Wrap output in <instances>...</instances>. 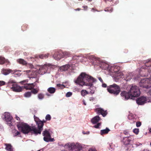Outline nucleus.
<instances>
[{
  "mask_svg": "<svg viewBox=\"0 0 151 151\" xmlns=\"http://www.w3.org/2000/svg\"><path fill=\"white\" fill-rule=\"evenodd\" d=\"M101 123H98L96 125L93 126V127L96 128H99V126L101 125Z\"/></svg>",
  "mask_w": 151,
  "mask_h": 151,
  "instance_id": "40",
  "label": "nucleus"
},
{
  "mask_svg": "<svg viewBox=\"0 0 151 151\" xmlns=\"http://www.w3.org/2000/svg\"><path fill=\"white\" fill-rule=\"evenodd\" d=\"M47 67V65L45 64L44 65L41 66L40 67L39 69V70L42 71V72H43L44 73H45V71H47L48 69Z\"/></svg>",
  "mask_w": 151,
  "mask_h": 151,
  "instance_id": "21",
  "label": "nucleus"
},
{
  "mask_svg": "<svg viewBox=\"0 0 151 151\" xmlns=\"http://www.w3.org/2000/svg\"><path fill=\"white\" fill-rule=\"evenodd\" d=\"M7 87H10L12 91L16 92H21L23 89V87L19 86L13 80H10L7 83Z\"/></svg>",
  "mask_w": 151,
  "mask_h": 151,
  "instance_id": "6",
  "label": "nucleus"
},
{
  "mask_svg": "<svg viewBox=\"0 0 151 151\" xmlns=\"http://www.w3.org/2000/svg\"><path fill=\"white\" fill-rule=\"evenodd\" d=\"M69 54L68 52H63V57H66L67 56H68L69 55Z\"/></svg>",
  "mask_w": 151,
  "mask_h": 151,
  "instance_id": "39",
  "label": "nucleus"
},
{
  "mask_svg": "<svg viewBox=\"0 0 151 151\" xmlns=\"http://www.w3.org/2000/svg\"><path fill=\"white\" fill-rule=\"evenodd\" d=\"M38 127V129H37L36 128L35 126H33V132H31V134H35L37 135L38 134H41V131L43 130V127L44 126V124L42 121H40L36 123Z\"/></svg>",
  "mask_w": 151,
  "mask_h": 151,
  "instance_id": "7",
  "label": "nucleus"
},
{
  "mask_svg": "<svg viewBox=\"0 0 151 151\" xmlns=\"http://www.w3.org/2000/svg\"><path fill=\"white\" fill-rule=\"evenodd\" d=\"M129 86L130 89L128 92L123 91V96L125 97L126 100L129 99H133L134 98L138 97L140 96V91L138 86L133 85Z\"/></svg>",
  "mask_w": 151,
  "mask_h": 151,
  "instance_id": "3",
  "label": "nucleus"
},
{
  "mask_svg": "<svg viewBox=\"0 0 151 151\" xmlns=\"http://www.w3.org/2000/svg\"><path fill=\"white\" fill-rule=\"evenodd\" d=\"M17 127L19 130L24 134H27L33 132V126L31 127L24 122H19L17 124Z\"/></svg>",
  "mask_w": 151,
  "mask_h": 151,
  "instance_id": "4",
  "label": "nucleus"
},
{
  "mask_svg": "<svg viewBox=\"0 0 151 151\" xmlns=\"http://www.w3.org/2000/svg\"><path fill=\"white\" fill-rule=\"evenodd\" d=\"M96 81V79L85 73H82L77 79L75 81V82L80 86L84 85L90 86V93L91 94L94 93L95 88L92 86L93 83Z\"/></svg>",
  "mask_w": 151,
  "mask_h": 151,
  "instance_id": "1",
  "label": "nucleus"
},
{
  "mask_svg": "<svg viewBox=\"0 0 151 151\" xmlns=\"http://www.w3.org/2000/svg\"><path fill=\"white\" fill-rule=\"evenodd\" d=\"M107 90L109 93L116 96L118 95L120 92L121 89L119 86L114 83L107 86Z\"/></svg>",
  "mask_w": 151,
  "mask_h": 151,
  "instance_id": "5",
  "label": "nucleus"
},
{
  "mask_svg": "<svg viewBox=\"0 0 151 151\" xmlns=\"http://www.w3.org/2000/svg\"><path fill=\"white\" fill-rule=\"evenodd\" d=\"M88 1L91 2L92 1V0H87Z\"/></svg>",
  "mask_w": 151,
  "mask_h": 151,
  "instance_id": "59",
  "label": "nucleus"
},
{
  "mask_svg": "<svg viewBox=\"0 0 151 151\" xmlns=\"http://www.w3.org/2000/svg\"><path fill=\"white\" fill-rule=\"evenodd\" d=\"M42 122H43V124H44V123H45L46 122V121L45 120H43Z\"/></svg>",
  "mask_w": 151,
  "mask_h": 151,
  "instance_id": "54",
  "label": "nucleus"
},
{
  "mask_svg": "<svg viewBox=\"0 0 151 151\" xmlns=\"http://www.w3.org/2000/svg\"><path fill=\"white\" fill-rule=\"evenodd\" d=\"M15 118H16V119L17 120H20V118L17 115L16 116Z\"/></svg>",
  "mask_w": 151,
  "mask_h": 151,
  "instance_id": "50",
  "label": "nucleus"
},
{
  "mask_svg": "<svg viewBox=\"0 0 151 151\" xmlns=\"http://www.w3.org/2000/svg\"><path fill=\"white\" fill-rule=\"evenodd\" d=\"M132 78V77L130 76V74L128 75V76H127L126 77V78H125L124 80H126V81H128L130 80V79Z\"/></svg>",
  "mask_w": 151,
  "mask_h": 151,
  "instance_id": "35",
  "label": "nucleus"
},
{
  "mask_svg": "<svg viewBox=\"0 0 151 151\" xmlns=\"http://www.w3.org/2000/svg\"><path fill=\"white\" fill-rule=\"evenodd\" d=\"M141 125V123L140 122H137L136 123V126L137 127H139Z\"/></svg>",
  "mask_w": 151,
  "mask_h": 151,
  "instance_id": "41",
  "label": "nucleus"
},
{
  "mask_svg": "<svg viewBox=\"0 0 151 151\" xmlns=\"http://www.w3.org/2000/svg\"><path fill=\"white\" fill-rule=\"evenodd\" d=\"M47 91L50 93H54L56 91V89L55 88L50 87L47 89Z\"/></svg>",
  "mask_w": 151,
  "mask_h": 151,
  "instance_id": "23",
  "label": "nucleus"
},
{
  "mask_svg": "<svg viewBox=\"0 0 151 151\" xmlns=\"http://www.w3.org/2000/svg\"><path fill=\"white\" fill-rule=\"evenodd\" d=\"M150 88L148 92V93L151 96V87H150Z\"/></svg>",
  "mask_w": 151,
  "mask_h": 151,
  "instance_id": "46",
  "label": "nucleus"
},
{
  "mask_svg": "<svg viewBox=\"0 0 151 151\" xmlns=\"http://www.w3.org/2000/svg\"><path fill=\"white\" fill-rule=\"evenodd\" d=\"M106 9L105 10V11H109V10L108 9L107 10H106Z\"/></svg>",
  "mask_w": 151,
  "mask_h": 151,
  "instance_id": "60",
  "label": "nucleus"
},
{
  "mask_svg": "<svg viewBox=\"0 0 151 151\" xmlns=\"http://www.w3.org/2000/svg\"><path fill=\"white\" fill-rule=\"evenodd\" d=\"M38 91L35 89H33L31 92H32L34 94H36L38 93Z\"/></svg>",
  "mask_w": 151,
  "mask_h": 151,
  "instance_id": "42",
  "label": "nucleus"
},
{
  "mask_svg": "<svg viewBox=\"0 0 151 151\" xmlns=\"http://www.w3.org/2000/svg\"><path fill=\"white\" fill-rule=\"evenodd\" d=\"M83 104L85 105H86V102H85L84 101H83Z\"/></svg>",
  "mask_w": 151,
  "mask_h": 151,
  "instance_id": "55",
  "label": "nucleus"
},
{
  "mask_svg": "<svg viewBox=\"0 0 151 151\" xmlns=\"http://www.w3.org/2000/svg\"><path fill=\"white\" fill-rule=\"evenodd\" d=\"M20 134V132H19L17 130H15V132L14 133V137L16 136L17 135H18L19 134Z\"/></svg>",
  "mask_w": 151,
  "mask_h": 151,
  "instance_id": "37",
  "label": "nucleus"
},
{
  "mask_svg": "<svg viewBox=\"0 0 151 151\" xmlns=\"http://www.w3.org/2000/svg\"><path fill=\"white\" fill-rule=\"evenodd\" d=\"M12 70L10 69H6L4 70L3 71V73L5 75H7L12 72Z\"/></svg>",
  "mask_w": 151,
  "mask_h": 151,
  "instance_id": "25",
  "label": "nucleus"
},
{
  "mask_svg": "<svg viewBox=\"0 0 151 151\" xmlns=\"http://www.w3.org/2000/svg\"><path fill=\"white\" fill-rule=\"evenodd\" d=\"M113 10V9H111V12H112Z\"/></svg>",
  "mask_w": 151,
  "mask_h": 151,
  "instance_id": "61",
  "label": "nucleus"
},
{
  "mask_svg": "<svg viewBox=\"0 0 151 151\" xmlns=\"http://www.w3.org/2000/svg\"><path fill=\"white\" fill-rule=\"evenodd\" d=\"M96 63L97 65H99L100 68L104 70H107L109 67L108 64L106 63L100 62L99 60H97Z\"/></svg>",
  "mask_w": 151,
  "mask_h": 151,
  "instance_id": "12",
  "label": "nucleus"
},
{
  "mask_svg": "<svg viewBox=\"0 0 151 151\" xmlns=\"http://www.w3.org/2000/svg\"><path fill=\"white\" fill-rule=\"evenodd\" d=\"M128 119L130 121L131 123H134L136 120V116L132 113H129L128 116Z\"/></svg>",
  "mask_w": 151,
  "mask_h": 151,
  "instance_id": "15",
  "label": "nucleus"
},
{
  "mask_svg": "<svg viewBox=\"0 0 151 151\" xmlns=\"http://www.w3.org/2000/svg\"><path fill=\"white\" fill-rule=\"evenodd\" d=\"M28 25L26 24H23L22 26V29L23 31L26 30Z\"/></svg>",
  "mask_w": 151,
  "mask_h": 151,
  "instance_id": "29",
  "label": "nucleus"
},
{
  "mask_svg": "<svg viewBox=\"0 0 151 151\" xmlns=\"http://www.w3.org/2000/svg\"><path fill=\"white\" fill-rule=\"evenodd\" d=\"M4 119L7 122V124L9 126L12 125L11 124L12 120V117L11 115L9 113L5 112L4 114Z\"/></svg>",
  "mask_w": 151,
  "mask_h": 151,
  "instance_id": "10",
  "label": "nucleus"
},
{
  "mask_svg": "<svg viewBox=\"0 0 151 151\" xmlns=\"http://www.w3.org/2000/svg\"><path fill=\"white\" fill-rule=\"evenodd\" d=\"M34 86L33 83L31 84H27L23 86V88L27 90H31L33 88Z\"/></svg>",
  "mask_w": 151,
  "mask_h": 151,
  "instance_id": "16",
  "label": "nucleus"
},
{
  "mask_svg": "<svg viewBox=\"0 0 151 151\" xmlns=\"http://www.w3.org/2000/svg\"><path fill=\"white\" fill-rule=\"evenodd\" d=\"M88 94V92L86 90H82L81 92V95L83 96H84Z\"/></svg>",
  "mask_w": 151,
  "mask_h": 151,
  "instance_id": "27",
  "label": "nucleus"
},
{
  "mask_svg": "<svg viewBox=\"0 0 151 151\" xmlns=\"http://www.w3.org/2000/svg\"><path fill=\"white\" fill-rule=\"evenodd\" d=\"M109 131V129L106 127L105 129L101 130V134L103 135L104 134H107Z\"/></svg>",
  "mask_w": 151,
  "mask_h": 151,
  "instance_id": "22",
  "label": "nucleus"
},
{
  "mask_svg": "<svg viewBox=\"0 0 151 151\" xmlns=\"http://www.w3.org/2000/svg\"><path fill=\"white\" fill-rule=\"evenodd\" d=\"M34 118L35 119V121L36 123L38 122L41 120L39 119V118L37 117L35 115L34 116Z\"/></svg>",
  "mask_w": 151,
  "mask_h": 151,
  "instance_id": "38",
  "label": "nucleus"
},
{
  "mask_svg": "<svg viewBox=\"0 0 151 151\" xmlns=\"http://www.w3.org/2000/svg\"><path fill=\"white\" fill-rule=\"evenodd\" d=\"M72 95V93L70 92H68L66 94V96L68 97H70Z\"/></svg>",
  "mask_w": 151,
  "mask_h": 151,
  "instance_id": "44",
  "label": "nucleus"
},
{
  "mask_svg": "<svg viewBox=\"0 0 151 151\" xmlns=\"http://www.w3.org/2000/svg\"><path fill=\"white\" fill-rule=\"evenodd\" d=\"M31 95V92H28L25 93L24 96L26 97H30Z\"/></svg>",
  "mask_w": 151,
  "mask_h": 151,
  "instance_id": "30",
  "label": "nucleus"
},
{
  "mask_svg": "<svg viewBox=\"0 0 151 151\" xmlns=\"http://www.w3.org/2000/svg\"><path fill=\"white\" fill-rule=\"evenodd\" d=\"M81 10V9L79 8H77L76 9H75V10L76 11H80Z\"/></svg>",
  "mask_w": 151,
  "mask_h": 151,
  "instance_id": "53",
  "label": "nucleus"
},
{
  "mask_svg": "<svg viewBox=\"0 0 151 151\" xmlns=\"http://www.w3.org/2000/svg\"><path fill=\"white\" fill-rule=\"evenodd\" d=\"M150 145L151 146V142L150 143Z\"/></svg>",
  "mask_w": 151,
  "mask_h": 151,
  "instance_id": "64",
  "label": "nucleus"
},
{
  "mask_svg": "<svg viewBox=\"0 0 151 151\" xmlns=\"http://www.w3.org/2000/svg\"><path fill=\"white\" fill-rule=\"evenodd\" d=\"M131 138L130 137H124L123 141L124 140V143L125 145H128L129 144V143L131 140Z\"/></svg>",
  "mask_w": 151,
  "mask_h": 151,
  "instance_id": "17",
  "label": "nucleus"
},
{
  "mask_svg": "<svg viewBox=\"0 0 151 151\" xmlns=\"http://www.w3.org/2000/svg\"><path fill=\"white\" fill-rule=\"evenodd\" d=\"M151 62L150 60L145 61V67L141 68V70L142 72L145 71V73L142 74L141 73V72H140V74H141L142 76H147L150 75V76L148 78H144L141 80L139 83V85L141 87L147 88L151 87V70L147 69L148 67L151 66Z\"/></svg>",
  "mask_w": 151,
  "mask_h": 151,
  "instance_id": "2",
  "label": "nucleus"
},
{
  "mask_svg": "<svg viewBox=\"0 0 151 151\" xmlns=\"http://www.w3.org/2000/svg\"><path fill=\"white\" fill-rule=\"evenodd\" d=\"M5 62L9 63V62L8 60H6L4 57H0V64L2 65L4 64Z\"/></svg>",
  "mask_w": 151,
  "mask_h": 151,
  "instance_id": "24",
  "label": "nucleus"
},
{
  "mask_svg": "<svg viewBox=\"0 0 151 151\" xmlns=\"http://www.w3.org/2000/svg\"><path fill=\"white\" fill-rule=\"evenodd\" d=\"M95 111L97 114H101L103 117H105L107 114L106 110H104L100 108L96 109H95Z\"/></svg>",
  "mask_w": 151,
  "mask_h": 151,
  "instance_id": "13",
  "label": "nucleus"
},
{
  "mask_svg": "<svg viewBox=\"0 0 151 151\" xmlns=\"http://www.w3.org/2000/svg\"><path fill=\"white\" fill-rule=\"evenodd\" d=\"M93 99V97H91L90 98V100H92Z\"/></svg>",
  "mask_w": 151,
  "mask_h": 151,
  "instance_id": "57",
  "label": "nucleus"
},
{
  "mask_svg": "<svg viewBox=\"0 0 151 151\" xmlns=\"http://www.w3.org/2000/svg\"><path fill=\"white\" fill-rule=\"evenodd\" d=\"M5 145L6 146L5 149L7 150L8 151H14L12 146L11 144H5Z\"/></svg>",
  "mask_w": 151,
  "mask_h": 151,
  "instance_id": "20",
  "label": "nucleus"
},
{
  "mask_svg": "<svg viewBox=\"0 0 151 151\" xmlns=\"http://www.w3.org/2000/svg\"><path fill=\"white\" fill-rule=\"evenodd\" d=\"M133 132L136 134H137L139 133V129L135 128L133 129Z\"/></svg>",
  "mask_w": 151,
  "mask_h": 151,
  "instance_id": "33",
  "label": "nucleus"
},
{
  "mask_svg": "<svg viewBox=\"0 0 151 151\" xmlns=\"http://www.w3.org/2000/svg\"><path fill=\"white\" fill-rule=\"evenodd\" d=\"M42 134L44 136L43 139L45 141L49 142L54 141L55 139L54 138H51L50 133L47 129H45L42 133Z\"/></svg>",
  "mask_w": 151,
  "mask_h": 151,
  "instance_id": "8",
  "label": "nucleus"
},
{
  "mask_svg": "<svg viewBox=\"0 0 151 151\" xmlns=\"http://www.w3.org/2000/svg\"><path fill=\"white\" fill-rule=\"evenodd\" d=\"M51 116L49 114H47L45 117V119L47 121H50L51 119Z\"/></svg>",
  "mask_w": 151,
  "mask_h": 151,
  "instance_id": "36",
  "label": "nucleus"
},
{
  "mask_svg": "<svg viewBox=\"0 0 151 151\" xmlns=\"http://www.w3.org/2000/svg\"><path fill=\"white\" fill-rule=\"evenodd\" d=\"M73 151H82L80 149L78 148H76L75 149H73Z\"/></svg>",
  "mask_w": 151,
  "mask_h": 151,
  "instance_id": "45",
  "label": "nucleus"
},
{
  "mask_svg": "<svg viewBox=\"0 0 151 151\" xmlns=\"http://www.w3.org/2000/svg\"><path fill=\"white\" fill-rule=\"evenodd\" d=\"M69 68L70 65H66L61 67L60 69L61 71H65L68 70Z\"/></svg>",
  "mask_w": 151,
  "mask_h": 151,
  "instance_id": "19",
  "label": "nucleus"
},
{
  "mask_svg": "<svg viewBox=\"0 0 151 151\" xmlns=\"http://www.w3.org/2000/svg\"><path fill=\"white\" fill-rule=\"evenodd\" d=\"M53 57L55 59L60 60L63 58V52L61 51L55 52L53 55Z\"/></svg>",
  "mask_w": 151,
  "mask_h": 151,
  "instance_id": "14",
  "label": "nucleus"
},
{
  "mask_svg": "<svg viewBox=\"0 0 151 151\" xmlns=\"http://www.w3.org/2000/svg\"><path fill=\"white\" fill-rule=\"evenodd\" d=\"M98 79H99V80L102 83H103V81L102 79L101 78V77H99L98 78Z\"/></svg>",
  "mask_w": 151,
  "mask_h": 151,
  "instance_id": "49",
  "label": "nucleus"
},
{
  "mask_svg": "<svg viewBox=\"0 0 151 151\" xmlns=\"http://www.w3.org/2000/svg\"><path fill=\"white\" fill-rule=\"evenodd\" d=\"M18 61L19 63L22 64L23 65H26L27 63L26 61L22 59H19L18 60Z\"/></svg>",
  "mask_w": 151,
  "mask_h": 151,
  "instance_id": "28",
  "label": "nucleus"
},
{
  "mask_svg": "<svg viewBox=\"0 0 151 151\" xmlns=\"http://www.w3.org/2000/svg\"><path fill=\"white\" fill-rule=\"evenodd\" d=\"M28 80L26 79L25 80H24L22 81H20L19 83H21L22 85H25L28 82Z\"/></svg>",
  "mask_w": 151,
  "mask_h": 151,
  "instance_id": "32",
  "label": "nucleus"
},
{
  "mask_svg": "<svg viewBox=\"0 0 151 151\" xmlns=\"http://www.w3.org/2000/svg\"><path fill=\"white\" fill-rule=\"evenodd\" d=\"M123 134H124L125 135H126V136H123L124 137H130V135L129 134V132L127 131H125L124 132H123Z\"/></svg>",
  "mask_w": 151,
  "mask_h": 151,
  "instance_id": "34",
  "label": "nucleus"
},
{
  "mask_svg": "<svg viewBox=\"0 0 151 151\" xmlns=\"http://www.w3.org/2000/svg\"><path fill=\"white\" fill-rule=\"evenodd\" d=\"M142 151H147V150H144Z\"/></svg>",
  "mask_w": 151,
  "mask_h": 151,
  "instance_id": "62",
  "label": "nucleus"
},
{
  "mask_svg": "<svg viewBox=\"0 0 151 151\" xmlns=\"http://www.w3.org/2000/svg\"><path fill=\"white\" fill-rule=\"evenodd\" d=\"M121 95L122 96H123V91H122L121 93Z\"/></svg>",
  "mask_w": 151,
  "mask_h": 151,
  "instance_id": "56",
  "label": "nucleus"
},
{
  "mask_svg": "<svg viewBox=\"0 0 151 151\" xmlns=\"http://www.w3.org/2000/svg\"><path fill=\"white\" fill-rule=\"evenodd\" d=\"M6 83L4 81H0V86L4 85Z\"/></svg>",
  "mask_w": 151,
  "mask_h": 151,
  "instance_id": "43",
  "label": "nucleus"
},
{
  "mask_svg": "<svg viewBox=\"0 0 151 151\" xmlns=\"http://www.w3.org/2000/svg\"><path fill=\"white\" fill-rule=\"evenodd\" d=\"M100 119V118L99 116H96L92 119L91 121L92 123L94 124L98 122Z\"/></svg>",
  "mask_w": 151,
  "mask_h": 151,
  "instance_id": "18",
  "label": "nucleus"
},
{
  "mask_svg": "<svg viewBox=\"0 0 151 151\" xmlns=\"http://www.w3.org/2000/svg\"><path fill=\"white\" fill-rule=\"evenodd\" d=\"M38 97L40 99H42L44 97V95L42 93H39L38 95Z\"/></svg>",
  "mask_w": 151,
  "mask_h": 151,
  "instance_id": "31",
  "label": "nucleus"
},
{
  "mask_svg": "<svg viewBox=\"0 0 151 151\" xmlns=\"http://www.w3.org/2000/svg\"><path fill=\"white\" fill-rule=\"evenodd\" d=\"M57 86L58 87H61V86H63V85L60 84H58L57 85Z\"/></svg>",
  "mask_w": 151,
  "mask_h": 151,
  "instance_id": "47",
  "label": "nucleus"
},
{
  "mask_svg": "<svg viewBox=\"0 0 151 151\" xmlns=\"http://www.w3.org/2000/svg\"><path fill=\"white\" fill-rule=\"evenodd\" d=\"M83 7L85 9H87L88 8V6H83Z\"/></svg>",
  "mask_w": 151,
  "mask_h": 151,
  "instance_id": "52",
  "label": "nucleus"
},
{
  "mask_svg": "<svg viewBox=\"0 0 151 151\" xmlns=\"http://www.w3.org/2000/svg\"><path fill=\"white\" fill-rule=\"evenodd\" d=\"M149 132L150 133H151V129H149Z\"/></svg>",
  "mask_w": 151,
  "mask_h": 151,
  "instance_id": "58",
  "label": "nucleus"
},
{
  "mask_svg": "<svg viewBox=\"0 0 151 151\" xmlns=\"http://www.w3.org/2000/svg\"><path fill=\"white\" fill-rule=\"evenodd\" d=\"M151 102V100L145 97L142 96L136 100V102L139 105H143L147 102Z\"/></svg>",
  "mask_w": 151,
  "mask_h": 151,
  "instance_id": "9",
  "label": "nucleus"
},
{
  "mask_svg": "<svg viewBox=\"0 0 151 151\" xmlns=\"http://www.w3.org/2000/svg\"><path fill=\"white\" fill-rule=\"evenodd\" d=\"M37 151H40V150H39Z\"/></svg>",
  "mask_w": 151,
  "mask_h": 151,
  "instance_id": "63",
  "label": "nucleus"
},
{
  "mask_svg": "<svg viewBox=\"0 0 151 151\" xmlns=\"http://www.w3.org/2000/svg\"><path fill=\"white\" fill-rule=\"evenodd\" d=\"M28 76V77L30 78H36L37 75V73L36 71L33 70L32 69L26 70L25 71Z\"/></svg>",
  "mask_w": 151,
  "mask_h": 151,
  "instance_id": "11",
  "label": "nucleus"
},
{
  "mask_svg": "<svg viewBox=\"0 0 151 151\" xmlns=\"http://www.w3.org/2000/svg\"><path fill=\"white\" fill-rule=\"evenodd\" d=\"M89 151H97L96 150L93 149H90Z\"/></svg>",
  "mask_w": 151,
  "mask_h": 151,
  "instance_id": "51",
  "label": "nucleus"
},
{
  "mask_svg": "<svg viewBox=\"0 0 151 151\" xmlns=\"http://www.w3.org/2000/svg\"><path fill=\"white\" fill-rule=\"evenodd\" d=\"M48 54H41L39 55V57L40 58L42 59H46L48 58Z\"/></svg>",
  "mask_w": 151,
  "mask_h": 151,
  "instance_id": "26",
  "label": "nucleus"
},
{
  "mask_svg": "<svg viewBox=\"0 0 151 151\" xmlns=\"http://www.w3.org/2000/svg\"><path fill=\"white\" fill-rule=\"evenodd\" d=\"M102 86L104 88H106L107 87V85L106 84L104 83H103L102 84Z\"/></svg>",
  "mask_w": 151,
  "mask_h": 151,
  "instance_id": "48",
  "label": "nucleus"
}]
</instances>
